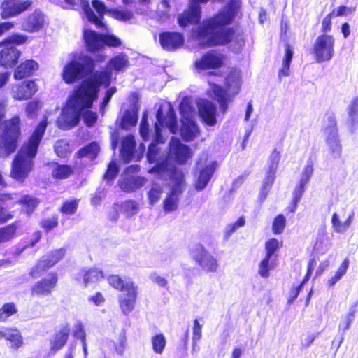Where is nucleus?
I'll return each instance as SVG.
<instances>
[{
	"mask_svg": "<svg viewBox=\"0 0 358 358\" xmlns=\"http://www.w3.org/2000/svg\"><path fill=\"white\" fill-rule=\"evenodd\" d=\"M108 66L109 70L96 71L74 91L69 102L70 108L76 113L71 120L66 115L57 118L56 124L59 129L69 130L79 124L82 111L92 108L93 102L97 99L100 86L108 87L110 85L112 70L115 72L124 71L129 66V58L126 54L119 53L109 59Z\"/></svg>",
	"mask_w": 358,
	"mask_h": 358,
	"instance_id": "obj_1",
	"label": "nucleus"
},
{
	"mask_svg": "<svg viewBox=\"0 0 358 358\" xmlns=\"http://www.w3.org/2000/svg\"><path fill=\"white\" fill-rule=\"evenodd\" d=\"M238 8L239 0H229L222 9L201 22L195 31V38L202 48L222 46L232 41L235 29L224 27L233 22Z\"/></svg>",
	"mask_w": 358,
	"mask_h": 358,
	"instance_id": "obj_2",
	"label": "nucleus"
},
{
	"mask_svg": "<svg viewBox=\"0 0 358 358\" xmlns=\"http://www.w3.org/2000/svg\"><path fill=\"white\" fill-rule=\"evenodd\" d=\"M48 117L45 116L38 124L31 136L22 145L15 155L11 166L10 177L15 181L23 183L33 170L34 159L45 133Z\"/></svg>",
	"mask_w": 358,
	"mask_h": 358,
	"instance_id": "obj_3",
	"label": "nucleus"
},
{
	"mask_svg": "<svg viewBox=\"0 0 358 358\" xmlns=\"http://www.w3.org/2000/svg\"><path fill=\"white\" fill-rule=\"evenodd\" d=\"M6 115V101L0 99V127L3 130L0 136V150L8 156L15 152L19 138L21 136L20 119L17 115L5 120Z\"/></svg>",
	"mask_w": 358,
	"mask_h": 358,
	"instance_id": "obj_4",
	"label": "nucleus"
},
{
	"mask_svg": "<svg viewBox=\"0 0 358 358\" xmlns=\"http://www.w3.org/2000/svg\"><path fill=\"white\" fill-rule=\"evenodd\" d=\"M108 285L114 289L125 291V295L118 297V303L122 312L127 315L131 313L136 305L138 296V286L131 280H125L120 275L111 274L107 277Z\"/></svg>",
	"mask_w": 358,
	"mask_h": 358,
	"instance_id": "obj_5",
	"label": "nucleus"
},
{
	"mask_svg": "<svg viewBox=\"0 0 358 358\" xmlns=\"http://www.w3.org/2000/svg\"><path fill=\"white\" fill-rule=\"evenodd\" d=\"M95 69V60L87 55H79L64 66L62 77L66 84H73L85 75L92 74Z\"/></svg>",
	"mask_w": 358,
	"mask_h": 358,
	"instance_id": "obj_6",
	"label": "nucleus"
},
{
	"mask_svg": "<svg viewBox=\"0 0 358 358\" xmlns=\"http://www.w3.org/2000/svg\"><path fill=\"white\" fill-rule=\"evenodd\" d=\"M156 117L157 122L155 123V140L149 145L146 155L148 162L150 164L154 163L157 160L158 155L157 145L159 143L162 142L159 125L166 126L170 129L171 132L173 134L176 132L178 126L176 115L171 106L169 108L165 115L163 114L162 108H159L157 111Z\"/></svg>",
	"mask_w": 358,
	"mask_h": 358,
	"instance_id": "obj_7",
	"label": "nucleus"
},
{
	"mask_svg": "<svg viewBox=\"0 0 358 358\" xmlns=\"http://www.w3.org/2000/svg\"><path fill=\"white\" fill-rule=\"evenodd\" d=\"M240 85V72L236 68H231L225 78V87L227 90L216 85L213 88L215 99L220 104V108L222 113H225L227 111L228 103L230 100L227 90L237 94Z\"/></svg>",
	"mask_w": 358,
	"mask_h": 358,
	"instance_id": "obj_8",
	"label": "nucleus"
},
{
	"mask_svg": "<svg viewBox=\"0 0 358 358\" xmlns=\"http://www.w3.org/2000/svg\"><path fill=\"white\" fill-rule=\"evenodd\" d=\"M67 248L62 247L51 250L42 255L36 263L30 268L29 275L34 278H38L43 273L51 269L66 255Z\"/></svg>",
	"mask_w": 358,
	"mask_h": 358,
	"instance_id": "obj_9",
	"label": "nucleus"
},
{
	"mask_svg": "<svg viewBox=\"0 0 358 358\" xmlns=\"http://www.w3.org/2000/svg\"><path fill=\"white\" fill-rule=\"evenodd\" d=\"M58 283V273L56 271L49 272L31 286L29 289L31 299L38 301L51 296L57 287Z\"/></svg>",
	"mask_w": 358,
	"mask_h": 358,
	"instance_id": "obj_10",
	"label": "nucleus"
},
{
	"mask_svg": "<svg viewBox=\"0 0 358 358\" xmlns=\"http://www.w3.org/2000/svg\"><path fill=\"white\" fill-rule=\"evenodd\" d=\"M335 38L331 34H320L314 41L311 53L317 63L330 61L334 55Z\"/></svg>",
	"mask_w": 358,
	"mask_h": 358,
	"instance_id": "obj_11",
	"label": "nucleus"
},
{
	"mask_svg": "<svg viewBox=\"0 0 358 358\" xmlns=\"http://www.w3.org/2000/svg\"><path fill=\"white\" fill-rule=\"evenodd\" d=\"M227 57L217 50H210L203 53L194 63L196 69L199 71H210L208 75L213 76V71L222 68L225 64Z\"/></svg>",
	"mask_w": 358,
	"mask_h": 358,
	"instance_id": "obj_12",
	"label": "nucleus"
},
{
	"mask_svg": "<svg viewBox=\"0 0 358 358\" xmlns=\"http://www.w3.org/2000/svg\"><path fill=\"white\" fill-rule=\"evenodd\" d=\"M191 256L195 263L204 272H217L219 267L217 260L202 244L198 243L195 245V248L191 252Z\"/></svg>",
	"mask_w": 358,
	"mask_h": 358,
	"instance_id": "obj_13",
	"label": "nucleus"
},
{
	"mask_svg": "<svg viewBox=\"0 0 358 358\" xmlns=\"http://www.w3.org/2000/svg\"><path fill=\"white\" fill-rule=\"evenodd\" d=\"M210 0H190L188 7L178 17L180 27L185 28L189 24H198L201 17V8L199 3H206Z\"/></svg>",
	"mask_w": 358,
	"mask_h": 358,
	"instance_id": "obj_14",
	"label": "nucleus"
},
{
	"mask_svg": "<svg viewBox=\"0 0 358 358\" xmlns=\"http://www.w3.org/2000/svg\"><path fill=\"white\" fill-rule=\"evenodd\" d=\"M32 4V0H4L0 7L1 17L8 19L17 16L29 9Z\"/></svg>",
	"mask_w": 358,
	"mask_h": 358,
	"instance_id": "obj_15",
	"label": "nucleus"
},
{
	"mask_svg": "<svg viewBox=\"0 0 358 358\" xmlns=\"http://www.w3.org/2000/svg\"><path fill=\"white\" fill-rule=\"evenodd\" d=\"M159 42L164 50L173 52L183 46L185 38L181 32L164 31L159 35Z\"/></svg>",
	"mask_w": 358,
	"mask_h": 358,
	"instance_id": "obj_16",
	"label": "nucleus"
},
{
	"mask_svg": "<svg viewBox=\"0 0 358 358\" xmlns=\"http://www.w3.org/2000/svg\"><path fill=\"white\" fill-rule=\"evenodd\" d=\"M169 153L179 164H185L187 159L191 157V151L189 146L182 143L176 137H172L169 141Z\"/></svg>",
	"mask_w": 358,
	"mask_h": 358,
	"instance_id": "obj_17",
	"label": "nucleus"
},
{
	"mask_svg": "<svg viewBox=\"0 0 358 358\" xmlns=\"http://www.w3.org/2000/svg\"><path fill=\"white\" fill-rule=\"evenodd\" d=\"M37 91L38 86L34 80H27L14 85L11 90L13 98L18 101L30 99Z\"/></svg>",
	"mask_w": 358,
	"mask_h": 358,
	"instance_id": "obj_18",
	"label": "nucleus"
},
{
	"mask_svg": "<svg viewBox=\"0 0 358 358\" xmlns=\"http://www.w3.org/2000/svg\"><path fill=\"white\" fill-rule=\"evenodd\" d=\"M83 39L88 52L96 53L103 50V34L85 29L83 32Z\"/></svg>",
	"mask_w": 358,
	"mask_h": 358,
	"instance_id": "obj_19",
	"label": "nucleus"
},
{
	"mask_svg": "<svg viewBox=\"0 0 358 358\" xmlns=\"http://www.w3.org/2000/svg\"><path fill=\"white\" fill-rule=\"evenodd\" d=\"M45 22L44 15L40 10H35L27 15L21 22V30L27 33L39 31Z\"/></svg>",
	"mask_w": 358,
	"mask_h": 358,
	"instance_id": "obj_20",
	"label": "nucleus"
},
{
	"mask_svg": "<svg viewBox=\"0 0 358 358\" xmlns=\"http://www.w3.org/2000/svg\"><path fill=\"white\" fill-rule=\"evenodd\" d=\"M71 333V327L69 323H65L56 330L50 341V350L56 352L62 349L66 344Z\"/></svg>",
	"mask_w": 358,
	"mask_h": 358,
	"instance_id": "obj_21",
	"label": "nucleus"
},
{
	"mask_svg": "<svg viewBox=\"0 0 358 358\" xmlns=\"http://www.w3.org/2000/svg\"><path fill=\"white\" fill-rule=\"evenodd\" d=\"M105 278V274L101 269L96 267L82 269L79 274L78 280L81 281L84 287H87L93 283H98Z\"/></svg>",
	"mask_w": 358,
	"mask_h": 358,
	"instance_id": "obj_22",
	"label": "nucleus"
},
{
	"mask_svg": "<svg viewBox=\"0 0 358 358\" xmlns=\"http://www.w3.org/2000/svg\"><path fill=\"white\" fill-rule=\"evenodd\" d=\"M0 50V66L11 69L18 63L21 52L14 46H3Z\"/></svg>",
	"mask_w": 358,
	"mask_h": 358,
	"instance_id": "obj_23",
	"label": "nucleus"
},
{
	"mask_svg": "<svg viewBox=\"0 0 358 358\" xmlns=\"http://www.w3.org/2000/svg\"><path fill=\"white\" fill-rule=\"evenodd\" d=\"M38 62L32 59H27L21 62L15 69L13 78L15 80H21L32 76L38 69Z\"/></svg>",
	"mask_w": 358,
	"mask_h": 358,
	"instance_id": "obj_24",
	"label": "nucleus"
},
{
	"mask_svg": "<svg viewBox=\"0 0 358 358\" xmlns=\"http://www.w3.org/2000/svg\"><path fill=\"white\" fill-rule=\"evenodd\" d=\"M16 203L20 206V213L27 217H31L41 203V200L31 194L22 195Z\"/></svg>",
	"mask_w": 358,
	"mask_h": 358,
	"instance_id": "obj_25",
	"label": "nucleus"
},
{
	"mask_svg": "<svg viewBox=\"0 0 358 358\" xmlns=\"http://www.w3.org/2000/svg\"><path fill=\"white\" fill-rule=\"evenodd\" d=\"M216 106L210 101L203 103L199 107V113L203 122L208 126H214L216 122Z\"/></svg>",
	"mask_w": 358,
	"mask_h": 358,
	"instance_id": "obj_26",
	"label": "nucleus"
},
{
	"mask_svg": "<svg viewBox=\"0 0 358 358\" xmlns=\"http://www.w3.org/2000/svg\"><path fill=\"white\" fill-rule=\"evenodd\" d=\"M146 179L142 176H127L120 180L118 185L123 192L130 193L142 187Z\"/></svg>",
	"mask_w": 358,
	"mask_h": 358,
	"instance_id": "obj_27",
	"label": "nucleus"
},
{
	"mask_svg": "<svg viewBox=\"0 0 358 358\" xmlns=\"http://www.w3.org/2000/svg\"><path fill=\"white\" fill-rule=\"evenodd\" d=\"M181 124L180 135L185 141H192L199 135V130L193 118L181 120Z\"/></svg>",
	"mask_w": 358,
	"mask_h": 358,
	"instance_id": "obj_28",
	"label": "nucleus"
},
{
	"mask_svg": "<svg viewBox=\"0 0 358 358\" xmlns=\"http://www.w3.org/2000/svg\"><path fill=\"white\" fill-rule=\"evenodd\" d=\"M20 224V222L16 220L0 227V245L9 242L17 236Z\"/></svg>",
	"mask_w": 358,
	"mask_h": 358,
	"instance_id": "obj_29",
	"label": "nucleus"
},
{
	"mask_svg": "<svg viewBox=\"0 0 358 358\" xmlns=\"http://www.w3.org/2000/svg\"><path fill=\"white\" fill-rule=\"evenodd\" d=\"M52 165L51 176L57 180L67 179L74 173V169L71 165L60 164L57 162H53Z\"/></svg>",
	"mask_w": 358,
	"mask_h": 358,
	"instance_id": "obj_30",
	"label": "nucleus"
},
{
	"mask_svg": "<svg viewBox=\"0 0 358 358\" xmlns=\"http://www.w3.org/2000/svg\"><path fill=\"white\" fill-rule=\"evenodd\" d=\"M136 143L133 135H127L123 138L120 148L121 156L127 159L130 160L136 149Z\"/></svg>",
	"mask_w": 358,
	"mask_h": 358,
	"instance_id": "obj_31",
	"label": "nucleus"
},
{
	"mask_svg": "<svg viewBox=\"0 0 358 358\" xmlns=\"http://www.w3.org/2000/svg\"><path fill=\"white\" fill-rule=\"evenodd\" d=\"M99 152V144L92 141L88 143L87 145L81 148L75 153V157L78 159H82L87 157L91 160H94L96 158Z\"/></svg>",
	"mask_w": 358,
	"mask_h": 358,
	"instance_id": "obj_32",
	"label": "nucleus"
},
{
	"mask_svg": "<svg viewBox=\"0 0 358 358\" xmlns=\"http://www.w3.org/2000/svg\"><path fill=\"white\" fill-rule=\"evenodd\" d=\"M326 143L328 145L329 154L332 158H339L342 153V145L338 138V134L334 132L332 134H327Z\"/></svg>",
	"mask_w": 358,
	"mask_h": 358,
	"instance_id": "obj_33",
	"label": "nucleus"
},
{
	"mask_svg": "<svg viewBox=\"0 0 358 358\" xmlns=\"http://www.w3.org/2000/svg\"><path fill=\"white\" fill-rule=\"evenodd\" d=\"M182 190L171 188L163 202V207L166 212L174 211L177 208V203L179 196L182 193Z\"/></svg>",
	"mask_w": 358,
	"mask_h": 358,
	"instance_id": "obj_34",
	"label": "nucleus"
},
{
	"mask_svg": "<svg viewBox=\"0 0 358 358\" xmlns=\"http://www.w3.org/2000/svg\"><path fill=\"white\" fill-rule=\"evenodd\" d=\"M215 168L211 165H207L200 171L199 176L195 182V188L197 191L203 190L210 180Z\"/></svg>",
	"mask_w": 358,
	"mask_h": 358,
	"instance_id": "obj_35",
	"label": "nucleus"
},
{
	"mask_svg": "<svg viewBox=\"0 0 358 358\" xmlns=\"http://www.w3.org/2000/svg\"><path fill=\"white\" fill-rule=\"evenodd\" d=\"M29 38L27 35L20 33H13L0 41V46L21 45L27 43Z\"/></svg>",
	"mask_w": 358,
	"mask_h": 358,
	"instance_id": "obj_36",
	"label": "nucleus"
},
{
	"mask_svg": "<svg viewBox=\"0 0 358 358\" xmlns=\"http://www.w3.org/2000/svg\"><path fill=\"white\" fill-rule=\"evenodd\" d=\"M138 122V108L133 110H126L122 117L120 127L124 129H128L136 125Z\"/></svg>",
	"mask_w": 358,
	"mask_h": 358,
	"instance_id": "obj_37",
	"label": "nucleus"
},
{
	"mask_svg": "<svg viewBox=\"0 0 358 358\" xmlns=\"http://www.w3.org/2000/svg\"><path fill=\"white\" fill-rule=\"evenodd\" d=\"M80 6L84 11L87 20L94 23L98 28H103L105 27V24L101 21L100 18L94 13L91 8L90 2L88 0H80Z\"/></svg>",
	"mask_w": 358,
	"mask_h": 358,
	"instance_id": "obj_38",
	"label": "nucleus"
},
{
	"mask_svg": "<svg viewBox=\"0 0 358 358\" xmlns=\"http://www.w3.org/2000/svg\"><path fill=\"white\" fill-rule=\"evenodd\" d=\"M108 14L116 20L126 22L132 20L134 14L132 10L128 9H119L117 8L108 10Z\"/></svg>",
	"mask_w": 358,
	"mask_h": 358,
	"instance_id": "obj_39",
	"label": "nucleus"
},
{
	"mask_svg": "<svg viewBox=\"0 0 358 358\" xmlns=\"http://www.w3.org/2000/svg\"><path fill=\"white\" fill-rule=\"evenodd\" d=\"M169 178L171 182L173 183L172 188H176L183 192V186L185 185V176L183 172L173 167L170 170Z\"/></svg>",
	"mask_w": 358,
	"mask_h": 358,
	"instance_id": "obj_40",
	"label": "nucleus"
},
{
	"mask_svg": "<svg viewBox=\"0 0 358 358\" xmlns=\"http://www.w3.org/2000/svg\"><path fill=\"white\" fill-rule=\"evenodd\" d=\"M120 206L121 213L128 218L136 215L139 210L138 203L133 199H129L122 202Z\"/></svg>",
	"mask_w": 358,
	"mask_h": 358,
	"instance_id": "obj_41",
	"label": "nucleus"
},
{
	"mask_svg": "<svg viewBox=\"0 0 358 358\" xmlns=\"http://www.w3.org/2000/svg\"><path fill=\"white\" fill-rule=\"evenodd\" d=\"M271 259V257L265 255L259 264L258 274L264 278H268L270 275V271L275 268V264Z\"/></svg>",
	"mask_w": 358,
	"mask_h": 358,
	"instance_id": "obj_42",
	"label": "nucleus"
},
{
	"mask_svg": "<svg viewBox=\"0 0 358 358\" xmlns=\"http://www.w3.org/2000/svg\"><path fill=\"white\" fill-rule=\"evenodd\" d=\"M18 309L13 302L4 303L0 308V322H6L8 319L17 314Z\"/></svg>",
	"mask_w": 358,
	"mask_h": 358,
	"instance_id": "obj_43",
	"label": "nucleus"
},
{
	"mask_svg": "<svg viewBox=\"0 0 358 358\" xmlns=\"http://www.w3.org/2000/svg\"><path fill=\"white\" fill-rule=\"evenodd\" d=\"M282 241H279L275 238L268 239L265 243V255L271 257L273 256L277 257L275 252L282 246Z\"/></svg>",
	"mask_w": 358,
	"mask_h": 358,
	"instance_id": "obj_44",
	"label": "nucleus"
},
{
	"mask_svg": "<svg viewBox=\"0 0 358 358\" xmlns=\"http://www.w3.org/2000/svg\"><path fill=\"white\" fill-rule=\"evenodd\" d=\"M349 259L345 258L340 265L339 268L330 279L327 281V285L331 287H333L347 272L349 267Z\"/></svg>",
	"mask_w": 358,
	"mask_h": 358,
	"instance_id": "obj_45",
	"label": "nucleus"
},
{
	"mask_svg": "<svg viewBox=\"0 0 358 358\" xmlns=\"http://www.w3.org/2000/svg\"><path fill=\"white\" fill-rule=\"evenodd\" d=\"M56 155L61 158L66 157L71 152L69 143L65 139L57 140L54 145Z\"/></svg>",
	"mask_w": 358,
	"mask_h": 358,
	"instance_id": "obj_46",
	"label": "nucleus"
},
{
	"mask_svg": "<svg viewBox=\"0 0 358 358\" xmlns=\"http://www.w3.org/2000/svg\"><path fill=\"white\" fill-rule=\"evenodd\" d=\"M7 341L11 343V347L13 349H18L23 345V339L22 337L17 329H10V331L6 334L5 337H3Z\"/></svg>",
	"mask_w": 358,
	"mask_h": 358,
	"instance_id": "obj_47",
	"label": "nucleus"
},
{
	"mask_svg": "<svg viewBox=\"0 0 358 358\" xmlns=\"http://www.w3.org/2000/svg\"><path fill=\"white\" fill-rule=\"evenodd\" d=\"M79 201L78 199L64 201L59 208V212L65 215H73L77 211Z\"/></svg>",
	"mask_w": 358,
	"mask_h": 358,
	"instance_id": "obj_48",
	"label": "nucleus"
},
{
	"mask_svg": "<svg viewBox=\"0 0 358 358\" xmlns=\"http://www.w3.org/2000/svg\"><path fill=\"white\" fill-rule=\"evenodd\" d=\"M152 350L156 354H162L166 346V338L162 333L157 334L151 339Z\"/></svg>",
	"mask_w": 358,
	"mask_h": 358,
	"instance_id": "obj_49",
	"label": "nucleus"
},
{
	"mask_svg": "<svg viewBox=\"0 0 358 358\" xmlns=\"http://www.w3.org/2000/svg\"><path fill=\"white\" fill-rule=\"evenodd\" d=\"M59 224V217L57 214L52 215L50 217L43 219L40 222V227L45 233L55 229Z\"/></svg>",
	"mask_w": 358,
	"mask_h": 358,
	"instance_id": "obj_50",
	"label": "nucleus"
},
{
	"mask_svg": "<svg viewBox=\"0 0 358 358\" xmlns=\"http://www.w3.org/2000/svg\"><path fill=\"white\" fill-rule=\"evenodd\" d=\"M163 193V189L162 186L157 183H153L148 192V199L149 203L153 205L159 201L161 195Z\"/></svg>",
	"mask_w": 358,
	"mask_h": 358,
	"instance_id": "obj_51",
	"label": "nucleus"
},
{
	"mask_svg": "<svg viewBox=\"0 0 358 358\" xmlns=\"http://www.w3.org/2000/svg\"><path fill=\"white\" fill-rule=\"evenodd\" d=\"M179 110L181 115V120H185L187 118H193L194 109L187 99H182L179 106Z\"/></svg>",
	"mask_w": 358,
	"mask_h": 358,
	"instance_id": "obj_52",
	"label": "nucleus"
},
{
	"mask_svg": "<svg viewBox=\"0 0 358 358\" xmlns=\"http://www.w3.org/2000/svg\"><path fill=\"white\" fill-rule=\"evenodd\" d=\"M286 226V218L282 214L275 217L272 223V232L273 234H281Z\"/></svg>",
	"mask_w": 358,
	"mask_h": 358,
	"instance_id": "obj_53",
	"label": "nucleus"
},
{
	"mask_svg": "<svg viewBox=\"0 0 358 358\" xmlns=\"http://www.w3.org/2000/svg\"><path fill=\"white\" fill-rule=\"evenodd\" d=\"M127 331L125 329H122L119 335L118 341L114 343V349L115 352L122 355L127 346Z\"/></svg>",
	"mask_w": 358,
	"mask_h": 358,
	"instance_id": "obj_54",
	"label": "nucleus"
},
{
	"mask_svg": "<svg viewBox=\"0 0 358 358\" xmlns=\"http://www.w3.org/2000/svg\"><path fill=\"white\" fill-rule=\"evenodd\" d=\"M119 173V168L114 161H111L107 166L106 171L103 175V178L108 182L114 180Z\"/></svg>",
	"mask_w": 358,
	"mask_h": 358,
	"instance_id": "obj_55",
	"label": "nucleus"
},
{
	"mask_svg": "<svg viewBox=\"0 0 358 358\" xmlns=\"http://www.w3.org/2000/svg\"><path fill=\"white\" fill-rule=\"evenodd\" d=\"M103 49L105 46L117 48L122 45L121 40L114 34H103Z\"/></svg>",
	"mask_w": 358,
	"mask_h": 358,
	"instance_id": "obj_56",
	"label": "nucleus"
},
{
	"mask_svg": "<svg viewBox=\"0 0 358 358\" xmlns=\"http://www.w3.org/2000/svg\"><path fill=\"white\" fill-rule=\"evenodd\" d=\"M348 115L352 125L358 123V97L352 99L348 108Z\"/></svg>",
	"mask_w": 358,
	"mask_h": 358,
	"instance_id": "obj_57",
	"label": "nucleus"
},
{
	"mask_svg": "<svg viewBox=\"0 0 358 358\" xmlns=\"http://www.w3.org/2000/svg\"><path fill=\"white\" fill-rule=\"evenodd\" d=\"M313 165L312 162H308L304 166L299 182L306 185L313 174Z\"/></svg>",
	"mask_w": 358,
	"mask_h": 358,
	"instance_id": "obj_58",
	"label": "nucleus"
},
{
	"mask_svg": "<svg viewBox=\"0 0 358 358\" xmlns=\"http://www.w3.org/2000/svg\"><path fill=\"white\" fill-rule=\"evenodd\" d=\"M356 8L354 7H347L345 5H340L336 9H333L331 12V14H333L332 16L334 17H341V16H346L350 13H352L355 11Z\"/></svg>",
	"mask_w": 358,
	"mask_h": 358,
	"instance_id": "obj_59",
	"label": "nucleus"
},
{
	"mask_svg": "<svg viewBox=\"0 0 358 358\" xmlns=\"http://www.w3.org/2000/svg\"><path fill=\"white\" fill-rule=\"evenodd\" d=\"M280 152L277 150L276 148L273 149L268 158V169L277 171L280 161Z\"/></svg>",
	"mask_w": 358,
	"mask_h": 358,
	"instance_id": "obj_60",
	"label": "nucleus"
},
{
	"mask_svg": "<svg viewBox=\"0 0 358 358\" xmlns=\"http://www.w3.org/2000/svg\"><path fill=\"white\" fill-rule=\"evenodd\" d=\"M41 103L38 100H33L26 104L25 111L28 117L36 115L40 108Z\"/></svg>",
	"mask_w": 358,
	"mask_h": 358,
	"instance_id": "obj_61",
	"label": "nucleus"
},
{
	"mask_svg": "<svg viewBox=\"0 0 358 358\" xmlns=\"http://www.w3.org/2000/svg\"><path fill=\"white\" fill-rule=\"evenodd\" d=\"M333 14H331L329 13L322 20V25H321V34H328L327 33L329 32L332 29V19L334 17L332 16Z\"/></svg>",
	"mask_w": 358,
	"mask_h": 358,
	"instance_id": "obj_62",
	"label": "nucleus"
},
{
	"mask_svg": "<svg viewBox=\"0 0 358 358\" xmlns=\"http://www.w3.org/2000/svg\"><path fill=\"white\" fill-rule=\"evenodd\" d=\"M83 119L87 127H92L96 122L98 117L95 112L86 110L83 114Z\"/></svg>",
	"mask_w": 358,
	"mask_h": 358,
	"instance_id": "obj_63",
	"label": "nucleus"
},
{
	"mask_svg": "<svg viewBox=\"0 0 358 358\" xmlns=\"http://www.w3.org/2000/svg\"><path fill=\"white\" fill-rule=\"evenodd\" d=\"M92 3L99 15V18L102 20L104 15L108 13V9L106 8L105 3L101 0H92Z\"/></svg>",
	"mask_w": 358,
	"mask_h": 358,
	"instance_id": "obj_64",
	"label": "nucleus"
}]
</instances>
